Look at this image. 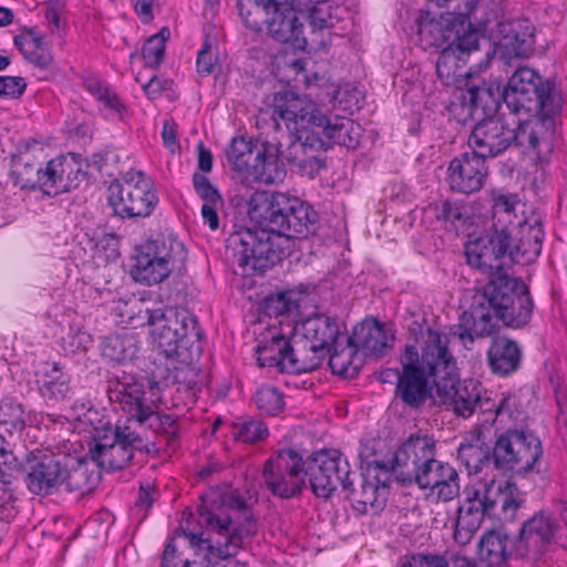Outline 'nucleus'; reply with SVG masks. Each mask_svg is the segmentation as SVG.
Masks as SVG:
<instances>
[{"mask_svg":"<svg viewBox=\"0 0 567 567\" xmlns=\"http://www.w3.org/2000/svg\"><path fill=\"white\" fill-rule=\"evenodd\" d=\"M248 215L259 229L239 228L226 239V257L243 276L264 274L295 249V240L315 234L318 214L284 193H255Z\"/></svg>","mask_w":567,"mask_h":567,"instance_id":"1","label":"nucleus"},{"mask_svg":"<svg viewBox=\"0 0 567 567\" xmlns=\"http://www.w3.org/2000/svg\"><path fill=\"white\" fill-rule=\"evenodd\" d=\"M488 274V282L474 296L472 310L463 312L458 324L450 329L452 338H457L466 349L476 338L492 334L496 319L506 327L522 328L532 318L534 303L528 287L506 272Z\"/></svg>","mask_w":567,"mask_h":567,"instance_id":"2","label":"nucleus"},{"mask_svg":"<svg viewBox=\"0 0 567 567\" xmlns=\"http://www.w3.org/2000/svg\"><path fill=\"white\" fill-rule=\"evenodd\" d=\"M451 334L433 329H426L422 336L420 350L415 346L406 344L400 357L401 375L398 378L394 399L404 408L419 410L431 398L443 375L451 370V361L446 359V349Z\"/></svg>","mask_w":567,"mask_h":567,"instance_id":"3","label":"nucleus"},{"mask_svg":"<svg viewBox=\"0 0 567 567\" xmlns=\"http://www.w3.org/2000/svg\"><path fill=\"white\" fill-rule=\"evenodd\" d=\"M544 231L539 221L517 223L516 230L485 233L465 246L468 265L483 272H505L507 264L533 262L542 251Z\"/></svg>","mask_w":567,"mask_h":567,"instance_id":"4","label":"nucleus"},{"mask_svg":"<svg viewBox=\"0 0 567 567\" xmlns=\"http://www.w3.org/2000/svg\"><path fill=\"white\" fill-rule=\"evenodd\" d=\"M107 396L110 402L125 413L128 419L124 424L136 422L147 426L163 437L168 446H175L178 440L179 425L176 417L156 411L161 401L157 382H143L131 377L109 381Z\"/></svg>","mask_w":567,"mask_h":567,"instance_id":"5","label":"nucleus"},{"mask_svg":"<svg viewBox=\"0 0 567 567\" xmlns=\"http://www.w3.org/2000/svg\"><path fill=\"white\" fill-rule=\"evenodd\" d=\"M43 147L37 142L21 143L11 157L10 176L20 188H40L49 196H55L76 187L78 175L84 176L75 163L65 156H58L41 167Z\"/></svg>","mask_w":567,"mask_h":567,"instance_id":"6","label":"nucleus"},{"mask_svg":"<svg viewBox=\"0 0 567 567\" xmlns=\"http://www.w3.org/2000/svg\"><path fill=\"white\" fill-rule=\"evenodd\" d=\"M146 321L156 348L167 359L192 362L200 355L202 331L196 317L185 308L146 310Z\"/></svg>","mask_w":567,"mask_h":567,"instance_id":"7","label":"nucleus"},{"mask_svg":"<svg viewBox=\"0 0 567 567\" xmlns=\"http://www.w3.org/2000/svg\"><path fill=\"white\" fill-rule=\"evenodd\" d=\"M503 101L513 114H558L564 102L555 84L528 66H519L511 75L503 91Z\"/></svg>","mask_w":567,"mask_h":567,"instance_id":"8","label":"nucleus"},{"mask_svg":"<svg viewBox=\"0 0 567 567\" xmlns=\"http://www.w3.org/2000/svg\"><path fill=\"white\" fill-rule=\"evenodd\" d=\"M92 439L93 444L90 445L89 453L99 468L107 471H118L128 466L134 451H151L131 424L105 423L94 427Z\"/></svg>","mask_w":567,"mask_h":567,"instance_id":"9","label":"nucleus"},{"mask_svg":"<svg viewBox=\"0 0 567 567\" xmlns=\"http://www.w3.org/2000/svg\"><path fill=\"white\" fill-rule=\"evenodd\" d=\"M280 142L265 141L252 145L244 137H234L226 151L228 162L238 173L264 184L284 179L285 168L279 164Z\"/></svg>","mask_w":567,"mask_h":567,"instance_id":"10","label":"nucleus"},{"mask_svg":"<svg viewBox=\"0 0 567 567\" xmlns=\"http://www.w3.org/2000/svg\"><path fill=\"white\" fill-rule=\"evenodd\" d=\"M515 491V484L509 481L484 483L467 493L466 499L458 507L456 519L472 527H480L485 516L511 520L520 505V501L514 495Z\"/></svg>","mask_w":567,"mask_h":567,"instance_id":"11","label":"nucleus"},{"mask_svg":"<svg viewBox=\"0 0 567 567\" xmlns=\"http://www.w3.org/2000/svg\"><path fill=\"white\" fill-rule=\"evenodd\" d=\"M186 255L183 243L175 237L157 236L140 247L132 276L147 286L159 284L184 265Z\"/></svg>","mask_w":567,"mask_h":567,"instance_id":"12","label":"nucleus"},{"mask_svg":"<svg viewBox=\"0 0 567 567\" xmlns=\"http://www.w3.org/2000/svg\"><path fill=\"white\" fill-rule=\"evenodd\" d=\"M107 203L113 214L122 219L144 218L152 215L158 197L143 172L128 171L109 186Z\"/></svg>","mask_w":567,"mask_h":567,"instance_id":"13","label":"nucleus"},{"mask_svg":"<svg viewBox=\"0 0 567 567\" xmlns=\"http://www.w3.org/2000/svg\"><path fill=\"white\" fill-rule=\"evenodd\" d=\"M542 456V442L533 432L507 429L496 436L491 458L503 473L525 475L535 470Z\"/></svg>","mask_w":567,"mask_h":567,"instance_id":"14","label":"nucleus"},{"mask_svg":"<svg viewBox=\"0 0 567 567\" xmlns=\"http://www.w3.org/2000/svg\"><path fill=\"white\" fill-rule=\"evenodd\" d=\"M198 515L203 524L216 532L215 539H205L202 535L185 532H176L175 537L183 536L188 540L190 547L197 550H207L210 556L219 559L236 556L243 545L244 530L233 526L231 518L221 508L215 511L206 505H200Z\"/></svg>","mask_w":567,"mask_h":567,"instance_id":"15","label":"nucleus"},{"mask_svg":"<svg viewBox=\"0 0 567 567\" xmlns=\"http://www.w3.org/2000/svg\"><path fill=\"white\" fill-rule=\"evenodd\" d=\"M306 477L308 476L312 492L328 498L341 486L349 488L355 473L350 471L347 457L337 450H322L305 461Z\"/></svg>","mask_w":567,"mask_h":567,"instance_id":"16","label":"nucleus"},{"mask_svg":"<svg viewBox=\"0 0 567 567\" xmlns=\"http://www.w3.org/2000/svg\"><path fill=\"white\" fill-rule=\"evenodd\" d=\"M269 333V339L260 340L256 348L259 367L277 368L288 373H302L318 368L316 357H307L305 349L295 343L291 331L289 338L276 330Z\"/></svg>","mask_w":567,"mask_h":567,"instance_id":"17","label":"nucleus"},{"mask_svg":"<svg viewBox=\"0 0 567 567\" xmlns=\"http://www.w3.org/2000/svg\"><path fill=\"white\" fill-rule=\"evenodd\" d=\"M262 480L276 497L288 499L299 495L306 484L305 461L293 450H279L264 464Z\"/></svg>","mask_w":567,"mask_h":567,"instance_id":"18","label":"nucleus"},{"mask_svg":"<svg viewBox=\"0 0 567 567\" xmlns=\"http://www.w3.org/2000/svg\"><path fill=\"white\" fill-rule=\"evenodd\" d=\"M435 455V441L432 437L411 434L394 452L390 471L403 485H417L436 461Z\"/></svg>","mask_w":567,"mask_h":567,"instance_id":"19","label":"nucleus"},{"mask_svg":"<svg viewBox=\"0 0 567 567\" xmlns=\"http://www.w3.org/2000/svg\"><path fill=\"white\" fill-rule=\"evenodd\" d=\"M445 357L452 367L447 370L449 374L443 375L437 384V401L452 409L458 416L468 417L475 412V404L486 390L477 380H458L456 360L449 347Z\"/></svg>","mask_w":567,"mask_h":567,"instance_id":"20","label":"nucleus"},{"mask_svg":"<svg viewBox=\"0 0 567 567\" xmlns=\"http://www.w3.org/2000/svg\"><path fill=\"white\" fill-rule=\"evenodd\" d=\"M291 332L295 343L305 349L307 357H316L319 367L338 342L339 326L334 318L315 313L298 321Z\"/></svg>","mask_w":567,"mask_h":567,"instance_id":"21","label":"nucleus"},{"mask_svg":"<svg viewBox=\"0 0 567 567\" xmlns=\"http://www.w3.org/2000/svg\"><path fill=\"white\" fill-rule=\"evenodd\" d=\"M64 464V454L52 452L33 451L23 465L25 484L34 495H50L61 487Z\"/></svg>","mask_w":567,"mask_h":567,"instance_id":"22","label":"nucleus"},{"mask_svg":"<svg viewBox=\"0 0 567 567\" xmlns=\"http://www.w3.org/2000/svg\"><path fill=\"white\" fill-rule=\"evenodd\" d=\"M271 109L275 130L280 127L278 120L285 122L288 131H293V127L315 126L318 116L322 114L307 95H300L290 90L277 92L274 95Z\"/></svg>","mask_w":567,"mask_h":567,"instance_id":"23","label":"nucleus"},{"mask_svg":"<svg viewBox=\"0 0 567 567\" xmlns=\"http://www.w3.org/2000/svg\"><path fill=\"white\" fill-rule=\"evenodd\" d=\"M480 50V32L467 30L458 41L451 42L442 49L436 61V74L444 85H453L460 78L466 76L464 70L471 55Z\"/></svg>","mask_w":567,"mask_h":567,"instance_id":"24","label":"nucleus"},{"mask_svg":"<svg viewBox=\"0 0 567 567\" xmlns=\"http://www.w3.org/2000/svg\"><path fill=\"white\" fill-rule=\"evenodd\" d=\"M496 44L504 59L527 58L534 51L535 27L528 19H507L497 23Z\"/></svg>","mask_w":567,"mask_h":567,"instance_id":"25","label":"nucleus"},{"mask_svg":"<svg viewBox=\"0 0 567 567\" xmlns=\"http://www.w3.org/2000/svg\"><path fill=\"white\" fill-rule=\"evenodd\" d=\"M487 175L486 159L472 151L462 153L450 162L446 181L451 190L473 194L484 186Z\"/></svg>","mask_w":567,"mask_h":567,"instance_id":"26","label":"nucleus"},{"mask_svg":"<svg viewBox=\"0 0 567 567\" xmlns=\"http://www.w3.org/2000/svg\"><path fill=\"white\" fill-rule=\"evenodd\" d=\"M558 529L557 520L545 511H539L527 519L520 527L517 542V556L528 553L535 556L544 554L551 544Z\"/></svg>","mask_w":567,"mask_h":567,"instance_id":"27","label":"nucleus"},{"mask_svg":"<svg viewBox=\"0 0 567 567\" xmlns=\"http://www.w3.org/2000/svg\"><path fill=\"white\" fill-rule=\"evenodd\" d=\"M515 128L509 127V146L512 144L529 151H537L540 144H550L554 135V116L538 112H526Z\"/></svg>","mask_w":567,"mask_h":567,"instance_id":"28","label":"nucleus"},{"mask_svg":"<svg viewBox=\"0 0 567 567\" xmlns=\"http://www.w3.org/2000/svg\"><path fill=\"white\" fill-rule=\"evenodd\" d=\"M269 35L281 43L292 42L296 47L307 43L303 23L288 0H277L266 21Z\"/></svg>","mask_w":567,"mask_h":567,"instance_id":"29","label":"nucleus"},{"mask_svg":"<svg viewBox=\"0 0 567 567\" xmlns=\"http://www.w3.org/2000/svg\"><path fill=\"white\" fill-rule=\"evenodd\" d=\"M468 145L484 159L495 157L509 147V127L498 117L483 120L474 126Z\"/></svg>","mask_w":567,"mask_h":567,"instance_id":"30","label":"nucleus"},{"mask_svg":"<svg viewBox=\"0 0 567 567\" xmlns=\"http://www.w3.org/2000/svg\"><path fill=\"white\" fill-rule=\"evenodd\" d=\"M61 486L66 492L85 495L91 493L100 483L101 470L92 460L64 454Z\"/></svg>","mask_w":567,"mask_h":567,"instance_id":"31","label":"nucleus"},{"mask_svg":"<svg viewBox=\"0 0 567 567\" xmlns=\"http://www.w3.org/2000/svg\"><path fill=\"white\" fill-rule=\"evenodd\" d=\"M513 555L517 556V542L502 530L485 532L477 545V561L482 567H506Z\"/></svg>","mask_w":567,"mask_h":567,"instance_id":"32","label":"nucleus"},{"mask_svg":"<svg viewBox=\"0 0 567 567\" xmlns=\"http://www.w3.org/2000/svg\"><path fill=\"white\" fill-rule=\"evenodd\" d=\"M315 130L323 142V150L331 144H338L347 148H355L359 145L361 127L348 117L329 118L323 113L318 116Z\"/></svg>","mask_w":567,"mask_h":567,"instance_id":"33","label":"nucleus"},{"mask_svg":"<svg viewBox=\"0 0 567 567\" xmlns=\"http://www.w3.org/2000/svg\"><path fill=\"white\" fill-rule=\"evenodd\" d=\"M417 486L421 489L430 488L439 501L450 502L460 494V476L449 463L436 460Z\"/></svg>","mask_w":567,"mask_h":567,"instance_id":"34","label":"nucleus"},{"mask_svg":"<svg viewBox=\"0 0 567 567\" xmlns=\"http://www.w3.org/2000/svg\"><path fill=\"white\" fill-rule=\"evenodd\" d=\"M393 337L388 334L384 327L378 320H365L355 326L352 336L347 337V342L364 354L381 357L391 348Z\"/></svg>","mask_w":567,"mask_h":567,"instance_id":"35","label":"nucleus"},{"mask_svg":"<svg viewBox=\"0 0 567 567\" xmlns=\"http://www.w3.org/2000/svg\"><path fill=\"white\" fill-rule=\"evenodd\" d=\"M522 349L515 340L504 336L495 337L487 351L491 371L501 377L516 372L522 363Z\"/></svg>","mask_w":567,"mask_h":567,"instance_id":"36","label":"nucleus"},{"mask_svg":"<svg viewBox=\"0 0 567 567\" xmlns=\"http://www.w3.org/2000/svg\"><path fill=\"white\" fill-rule=\"evenodd\" d=\"M288 146L286 151L280 150L279 164L284 167L281 158H285L293 166H298L311 153L323 150V142L315 130V126L293 127L288 131Z\"/></svg>","mask_w":567,"mask_h":567,"instance_id":"37","label":"nucleus"},{"mask_svg":"<svg viewBox=\"0 0 567 567\" xmlns=\"http://www.w3.org/2000/svg\"><path fill=\"white\" fill-rule=\"evenodd\" d=\"M353 478L359 480L358 486L353 483L346 489L353 508L360 514L377 513L382 509L385 504L386 485L381 484L379 480L370 481L364 475L355 474Z\"/></svg>","mask_w":567,"mask_h":567,"instance_id":"38","label":"nucleus"},{"mask_svg":"<svg viewBox=\"0 0 567 567\" xmlns=\"http://www.w3.org/2000/svg\"><path fill=\"white\" fill-rule=\"evenodd\" d=\"M519 199L515 194H493L492 218L493 225L485 233H496L506 227L508 230H516L515 209Z\"/></svg>","mask_w":567,"mask_h":567,"instance_id":"39","label":"nucleus"},{"mask_svg":"<svg viewBox=\"0 0 567 567\" xmlns=\"http://www.w3.org/2000/svg\"><path fill=\"white\" fill-rule=\"evenodd\" d=\"M137 347L133 333L111 334L101 343V354L109 361L123 362L136 355Z\"/></svg>","mask_w":567,"mask_h":567,"instance_id":"40","label":"nucleus"},{"mask_svg":"<svg viewBox=\"0 0 567 567\" xmlns=\"http://www.w3.org/2000/svg\"><path fill=\"white\" fill-rule=\"evenodd\" d=\"M423 214L425 218L435 219L444 227L465 225L468 219L467 208L458 202L451 200L430 204Z\"/></svg>","mask_w":567,"mask_h":567,"instance_id":"41","label":"nucleus"},{"mask_svg":"<svg viewBox=\"0 0 567 567\" xmlns=\"http://www.w3.org/2000/svg\"><path fill=\"white\" fill-rule=\"evenodd\" d=\"M277 0H237L239 16L245 25L259 32Z\"/></svg>","mask_w":567,"mask_h":567,"instance_id":"42","label":"nucleus"},{"mask_svg":"<svg viewBox=\"0 0 567 567\" xmlns=\"http://www.w3.org/2000/svg\"><path fill=\"white\" fill-rule=\"evenodd\" d=\"M336 10L328 2L322 1L313 4L307 13H301V17L308 20L310 32L315 35L318 31L334 28L339 21Z\"/></svg>","mask_w":567,"mask_h":567,"instance_id":"43","label":"nucleus"},{"mask_svg":"<svg viewBox=\"0 0 567 567\" xmlns=\"http://www.w3.org/2000/svg\"><path fill=\"white\" fill-rule=\"evenodd\" d=\"M251 400L256 409L266 415H277L285 408L282 393L271 385L257 389Z\"/></svg>","mask_w":567,"mask_h":567,"instance_id":"44","label":"nucleus"},{"mask_svg":"<svg viewBox=\"0 0 567 567\" xmlns=\"http://www.w3.org/2000/svg\"><path fill=\"white\" fill-rule=\"evenodd\" d=\"M171 32L168 28L164 27L161 31L150 37L142 48V56L145 61V65L150 68H157L165 53V42L169 38Z\"/></svg>","mask_w":567,"mask_h":567,"instance_id":"45","label":"nucleus"},{"mask_svg":"<svg viewBox=\"0 0 567 567\" xmlns=\"http://www.w3.org/2000/svg\"><path fill=\"white\" fill-rule=\"evenodd\" d=\"M268 435V429L260 420L248 419L235 423L233 426V436L243 443H255L264 440Z\"/></svg>","mask_w":567,"mask_h":567,"instance_id":"46","label":"nucleus"},{"mask_svg":"<svg viewBox=\"0 0 567 567\" xmlns=\"http://www.w3.org/2000/svg\"><path fill=\"white\" fill-rule=\"evenodd\" d=\"M0 424L8 426L7 431H21L25 426V412L22 404L11 399L2 400L0 403Z\"/></svg>","mask_w":567,"mask_h":567,"instance_id":"47","label":"nucleus"},{"mask_svg":"<svg viewBox=\"0 0 567 567\" xmlns=\"http://www.w3.org/2000/svg\"><path fill=\"white\" fill-rule=\"evenodd\" d=\"M41 394L51 401H64L71 398L72 388L70 385V377L64 370L52 378L40 388Z\"/></svg>","mask_w":567,"mask_h":567,"instance_id":"48","label":"nucleus"},{"mask_svg":"<svg viewBox=\"0 0 567 567\" xmlns=\"http://www.w3.org/2000/svg\"><path fill=\"white\" fill-rule=\"evenodd\" d=\"M492 452H484L475 444H461L457 456L470 472L478 473L483 470L485 462H492Z\"/></svg>","mask_w":567,"mask_h":567,"instance_id":"49","label":"nucleus"},{"mask_svg":"<svg viewBox=\"0 0 567 567\" xmlns=\"http://www.w3.org/2000/svg\"><path fill=\"white\" fill-rule=\"evenodd\" d=\"M297 303L287 293H279L265 298L262 312L268 317L279 318L297 311Z\"/></svg>","mask_w":567,"mask_h":567,"instance_id":"50","label":"nucleus"},{"mask_svg":"<svg viewBox=\"0 0 567 567\" xmlns=\"http://www.w3.org/2000/svg\"><path fill=\"white\" fill-rule=\"evenodd\" d=\"M338 342L332 346L329 357V365L334 374L348 377L349 370L351 368V359L353 354L358 351L354 346H351L347 342V347L341 350L338 349Z\"/></svg>","mask_w":567,"mask_h":567,"instance_id":"51","label":"nucleus"},{"mask_svg":"<svg viewBox=\"0 0 567 567\" xmlns=\"http://www.w3.org/2000/svg\"><path fill=\"white\" fill-rule=\"evenodd\" d=\"M193 185L204 204L224 206L223 198L218 190L210 184L208 178L199 173L193 175Z\"/></svg>","mask_w":567,"mask_h":567,"instance_id":"52","label":"nucleus"},{"mask_svg":"<svg viewBox=\"0 0 567 567\" xmlns=\"http://www.w3.org/2000/svg\"><path fill=\"white\" fill-rule=\"evenodd\" d=\"M523 410L518 404L515 395H506L498 403L496 409V417L501 422L513 421L517 422L523 417Z\"/></svg>","mask_w":567,"mask_h":567,"instance_id":"53","label":"nucleus"},{"mask_svg":"<svg viewBox=\"0 0 567 567\" xmlns=\"http://www.w3.org/2000/svg\"><path fill=\"white\" fill-rule=\"evenodd\" d=\"M16 497L10 484L0 475V517L9 519L13 516Z\"/></svg>","mask_w":567,"mask_h":567,"instance_id":"54","label":"nucleus"},{"mask_svg":"<svg viewBox=\"0 0 567 567\" xmlns=\"http://www.w3.org/2000/svg\"><path fill=\"white\" fill-rule=\"evenodd\" d=\"M90 92L101 102L104 103V105L111 110H114L116 112H121L123 109V105L118 101L117 96L109 90V87L103 86L101 83L95 82L89 84Z\"/></svg>","mask_w":567,"mask_h":567,"instance_id":"55","label":"nucleus"},{"mask_svg":"<svg viewBox=\"0 0 567 567\" xmlns=\"http://www.w3.org/2000/svg\"><path fill=\"white\" fill-rule=\"evenodd\" d=\"M34 368V375L35 381L39 385H43L44 383H48V381L52 378V375L58 374L60 371L63 370V367L58 362H51V361H35L33 363Z\"/></svg>","mask_w":567,"mask_h":567,"instance_id":"56","label":"nucleus"},{"mask_svg":"<svg viewBox=\"0 0 567 567\" xmlns=\"http://www.w3.org/2000/svg\"><path fill=\"white\" fill-rule=\"evenodd\" d=\"M401 567H446V559L440 555H412Z\"/></svg>","mask_w":567,"mask_h":567,"instance_id":"57","label":"nucleus"},{"mask_svg":"<svg viewBox=\"0 0 567 567\" xmlns=\"http://www.w3.org/2000/svg\"><path fill=\"white\" fill-rule=\"evenodd\" d=\"M25 82L19 76H0V96L18 97L25 90Z\"/></svg>","mask_w":567,"mask_h":567,"instance_id":"58","label":"nucleus"},{"mask_svg":"<svg viewBox=\"0 0 567 567\" xmlns=\"http://www.w3.org/2000/svg\"><path fill=\"white\" fill-rule=\"evenodd\" d=\"M13 42L20 50L48 48L47 43L44 42V37L33 30L14 37Z\"/></svg>","mask_w":567,"mask_h":567,"instance_id":"59","label":"nucleus"},{"mask_svg":"<svg viewBox=\"0 0 567 567\" xmlns=\"http://www.w3.org/2000/svg\"><path fill=\"white\" fill-rule=\"evenodd\" d=\"M20 51L27 60L41 69H47L53 61V56L49 48H37Z\"/></svg>","mask_w":567,"mask_h":567,"instance_id":"60","label":"nucleus"},{"mask_svg":"<svg viewBox=\"0 0 567 567\" xmlns=\"http://www.w3.org/2000/svg\"><path fill=\"white\" fill-rule=\"evenodd\" d=\"M492 97V90L486 86L472 85L467 89L466 95L464 99L468 101V103L473 107L482 106L484 107V103L486 100Z\"/></svg>","mask_w":567,"mask_h":567,"instance_id":"61","label":"nucleus"},{"mask_svg":"<svg viewBox=\"0 0 567 567\" xmlns=\"http://www.w3.org/2000/svg\"><path fill=\"white\" fill-rule=\"evenodd\" d=\"M209 50L210 45L207 42H205L197 54V71L204 75H208L214 71L215 59L213 58Z\"/></svg>","mask_w":567,"mask_h":567,"instance_id":"62","label":"nucleus"},{"mask_svg":"<svg viewBox=\"0 0 567 567\" xmlns=\"http://www.w3.org/2000/svg\"><path fill=\"white\" fill-rule=\"evenodd\" d=\"M296 167L301 174L313 177L324 167V164L323 161L318 157L317 153H311L305 162H301Z\"/></svg>","mask_w":567,"mask_h":567,"instance_id":"63","label":"nucleus"},{"mask_svg":"<svg viewBox=\"0 0 567 567\" xmlns=\"http://www.w3.org/2000/svg\"><path fill=\"white\" fill-rule=\"evenodd\" d=\"M174 538L171 539V542L166 545L163 558H162V566L163 567H187L188 560H184L181 557L176 555V548L173 544Z\"/></svg>","mask_w":567,"mask_h":567,"instance_id":"64","label":"nucleus"}]
</instances>
